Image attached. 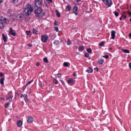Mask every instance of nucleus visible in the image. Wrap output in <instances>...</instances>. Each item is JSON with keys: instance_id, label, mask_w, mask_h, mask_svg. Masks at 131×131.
<instances>
[{"instance_id": "f257e3e1", "label": "nucleus", "mask_w": 131, "mask_h": 131, "mask_svg": "<svg viewBox=\"0 0 131 131\" xmlns=\"http://www.w3.org/2000/svg\"><path fill=\"white\" fill-rule=\"evenodd\" d=\"M42 9L40 7H38L35 11V13L38 17L41 18L45 15V13H42Z\"/></svg>"}, {"instance_id": "f03ea898", "label": "nucleus", "mask_w": 131, "mask_h": 131, "mask_svg": "<svg viewBox=\"0 0 131 131\" xmlns=\"http://www.w3.org/2000/svg\"><path fill=\"white\" fill-rule=\"evenodd\" d=\"M34 9L33 7L30 4L27 5L24 8V13H27L30 14L32 12Z\"/></svg>"}, {"instance_id": "7ed1b4c3", "label": "nucleus", "mask_w": 131, "mask_h": 131, "mask_svg": "<svg viewBox=\"0 0 131 131\" xmlns=\"http://www.w3.org/2000/svg\"><path fill=\"white\" fill-rule=\"evenodd\" d=\"M24 16L23 13L18 14L17 16V19L19 21L22 22Z\"/></svg>"}, {"instance_id": "20e7f679", "label": "nucleus", "mask_w": 131, "mask_h": 131, "mask_svg": "<svg viewBox=\"0 0 131 131\" xmlns=\"http://www.w3.org/2000/svg\"><path fill=\"white\" fill-rule=\"evenodd\" d=\"M35 5L38 7H40L42 5L43 1L42 0H35Z\"/></svg>"}, {"instance_id": "39448f33", "label": "nucleus", "mask_w": 131, "mask_h": 131, "mask_svg": "<svg viewBox=\"0 0 131 131\" xmlns=\"http://www.w3.org/2000/svg\"><path fill=\"white\" fill-rule=\"evenodd\" d=\"M23 14H24L25 18V20L26 21H27L29 20L30 18L29 17V14H30L27 13H24Z\"/></svg>"}, {"instance_id": "423d86ee", "label": "nucleus", "mask_w": 131, "mask_h": 131, "mask_svg": "<svg viewBox=\"0 0 131 131\" xmlns=\"http://www.w3.org/2000/svg\"><path fill=\"white\" fill-rule=\"evenodd\" d=\"M103 2H106V5L108 6L109 7L111 6L112 4V1L111 0H102Z\"/></svg>"}, {"instance_id": "0eeeda50", "label": "nucleus", "mask_w": 131, "mask_h": 131, "mask_svg": "<svg viewBox=\"0 0 131 131\" xmlns=\"http://www.w3.org/2000/svg\"><path fill=\"white\" fill-rule=\"evenodd\" d=\"M41 40L43 42H45L47 40L48 37L46 35H44L41 36Z\"/></svg>"}, {"instance_id": "6e6552de", "label": "nucleus", "mask_w": 131, "mask_h": 131, "mask_svg": "<svg viewBox=\"0 0 131 131\" xmlns=\"http://www.w3.org/2000/svg\"><path fill=\"white\" fill-rule=\"evenodd\" d=\"M9 33L14 36H15L16 35V32L13 31L12 28L11 27H10L9 28Z\"/></svg>"}, {"instance_id": "1a4fd4ad", "label": "nucleus", "mask_w": 131, "mask_h": 131, "mask_svg": "<svg viewBox=\"0 0 131 131\" xmlns=\"http://www.w3.org/2000/svg\"><path fill=\"white\" fill-rule=\"evenodd\" d=\"M27 121L28 123H32L33 121V118L32 117H28L27 118Z\"/></svg>"}, {"instance_id": "9d476101", "label": "nucleus", "mask_w": 131, "mask_h": 131, "mask_svg": "<svg viewBox=\"0 0 131 131\" xmlns=\"http://www.w3.org/2000/svg\"><path fill=\"white\" fill-rule=\"evenodd\" d=\"M4 25L2 19H0V29H2L3 28Z\"/></svg>"}, {"instance_id": "9b49d317", "label": "nucleus", "mask_w": 131, "mask_h": 131, "mask_svg": "<svg viewBox=\"0 0 131 131\" xmlns=\"http://www.w3.org/2000/svg\"><path fill=\"white\" fill-rule=\"evenodd\" d=\"M78 10V8L77 6H75L73 9V12L75 14L77 15V11Z\"/></svg>"}, {"instance_id": "f8f14e48", "label": "nucleus", "mask_w": 131, "mask_h": 131, "mask_svg": "<svg viewBox=\"0 0 131 131\" xmlns=\"http://www.w3.org/2000/svg\"><path fill=\"white\" fill-rule=\"evenodd\" d=\"M115 32L114 30H112L111 32L112 38H111L114 39L115 36Z\"/></svg>"}, {"instance_id": "ddd939ff", "label": "nucleus", "mask_w": 131, "mask_h": 131, "mask_svg": "<svg viewBox=\"0 0 131 131\" xmlns=\"http://www.w3.org/2000/svg\"><path fill=\"white\" fill-rule=\"evenodd\" d=\"M86 71L89 73H91L93 72V70L90 67H89L87 68Z\"/></svg>"}, {"instance_id": "4468645a", "label": "nucleus", "mask_w": 131, "mask_h": 131, "mask_svg": "<svg viewBox=\"0 0 131 131\" xmlns=\"http://www.w3.org/2000/svg\"><path fill=\"white\" fill-rule=\"evenodd\" d=\"M74 81V80L71 78L69 79L68 81V83H73Z\"/></svg>"}, {"instance_id": "2eb2a0df", "label": "nucleus", "mask_w": 131, "mask_h": 131, "mask_svg": "<svg viewBox=\"0 0 131 131\" xmlns=\"http://www.w3.org/2000/svg\"><path fill=\"white\" fill-rule=\"evenodd\" d=\"M2 36L3 38L4 42H6L7 41V39L6 37L5 36L4 34H2Z\"/></svg>"}, {"instance_id": "dca6fc26", "label": "nucleus", "mask_w": 131, "mask_h": 131, "mask_svg": "<svg viewBox=\"0 0 131 131\" xmlns=\"http://www.w3.org/2000/svg\"><path fill=\"white\" fill-rule=\"evenodd\" d=\"M2 20L3 22H4L7 24H8L9 22L8 20L6 18H5Z\"/></svg>"}, {"instance_id": "f3484780", "label": "nucleus", "mask_w": 131, "mask_h": 131, "mask_svg": "<svg viewBox=\"0 0 131 131\" xmlns=\"http://www.w3.org/2000/svg\"><path fill=\"white\" fill-rule=\"evenodd\" d=\"M121 50L122 51L125 53H129V51L127 49H122Z\"/></svg>"}, {"instance_id": "a211bd4d", "label": "nucleus", "mask_w": 131, "mask_h": 131, "mask_svg": "<svg viewBox=\"0 0 131 131\" xmlns=\"http://www.w3.org/2000/svg\"><path fill=\"white\" fill-rule=\"evenodd\" d=\"M52 87L51 85L49 84V88H48V90L50 92L52 91Z\"/></svg>"}, {"instance_id": "6ab92c4d", "label": "nucleus", "mask_w": 131, "mask_h": 131, "mask_svg": "<svg viewBox=\"0 0 131 131\" xmlns=\"http://www.w3.org/2000/svg\"><path fill=\"white\" fill-rule=\"evenodd\" d=\"M104 60L103 59H101L100 60H99L98 61V62L99 63L101 64H102Z\"/></svg>"}, {"instance_id": "aec40b11", "label": "nucleus", "mask_w": 131, "mask_h": 131, "mask_svg": "<svg viewBox=\"0 0 131 131\" xmlns=\"http://www.w3.org/2000/svg\"><path fill=\"white\" fill-rule=\"evenodd\" d=\"M56 12L57 16L58 17H60V15L58 11L57 10H56Z\"/></svg>"}, {"instance_id": "412c9836", "label": "nucleus", "mask_w": 131, "mask_h": 131, "mask_svg": "<svg viewBox=\"0 0 131 131\" xmlns=\"http://www.w3.org/2000/svg\"><path fill=\"white\" fill-rule=\"evenodd\" d=\"M13 97V96H11L10 97L7 98V100H8L10 102H11L12 99Z\"/></svg>"}, {"instance_id": "4be33fe9", "label": "nucleus", "mask_w": 131, "mask_h": 131, "mask_svg": "<svg viewBox=\"0 0 131 131\" xmlns=\"http://www.w3.org/2000/svg\"><path fill=\"white\" fill-rule=\"evenodd\" d=\"M84 49V47L83 46H81L79 47V50L82 51Z\"/></svg>"}, {"instance_id": "5701e85b", "label": "nucleus", "mask_w": 131, "mask_h": 131, "mask_svg": "<svg viewBox=\"0 0 131 131\" xmlns=\"http://www.w3.org/2000/svg\"><path fill=\"white\" fill-rule=\"evenodd\" d=\"M5 79L4 78H1L0 79V83L2 84H4V81Z\"/></svg>"}, {"instance_id": "b1692460", "label": "nucleus", "mask_w": 131, "mask_h": 131, "mask_svg": "<svg viewBox=\"0 0 131 131\" xmlns=\"http://www.w3.org/2000/svg\"><path fill=\"white\" fill-rule=\"evenodd\" d=\"M67 44L68 45H70L71 44V40H70V39H68V41L67 42Z\"/></svg>"}, {"instance_id": "393cba45", "label": "nucleus", "mask_w": 131, "mask_h": 131, "mask_svg": "<svg viewBox=\"0 0 131 131\" xmlns=\"http://www.w3.org/2000/svg\"><path fill=\"white\" fill-rule=\"evenodd\" d=\"M59 43V42L58 40H55L53 42V43L55 45H57Z\"/></svg>"}, {"instance_id": "a878e982", "label": "nucleus", "mask_w": 131, "mask_h": 131, "mask_svg": "<svg viewBox=\"0 0 131 131\" xmlns=\"http://www.w3.org/2000/svg\"><path fill=\"white\" fill-rule=\"evenodd\" d=\"M10 104L9 102H7L6 103L5 105V107L6 108H7L8 107L9 105Z\"/></svg>"}, {"instance_id": "bb28decb", "label": "nucleus", "mask_w": 131, "mask_h": 131, "mask_svg": "<svg viewBox=\"0 0 131 131\" xmlns=\"http://www.w3.org/2000/svg\"><path fill=\"white\" fill-rule=\"evenodd\" d=\"M69 63L65 62L63 64V65L64 66H65L68 67L69 66L68 65Z\"/></svg>"}, {"instance_id": "cd10ccee", "label": "nucleus", "mask_w": 131, "mask_h": 131, "mask_svg": "<svg viewBox=\"0 0 131 131\" xmlns=\"http://www.w3.org/2000/svg\"><path fill=\"white\" fill-rule=\"evenodd\" d=\"M54 83H55L56 84H57L58 83V81L55 79H53V81Z\"/></svg>"}, {"instance_id": "c85d7f7f", "label": "nucleus", "mask_w": 131, "mask_h": 131, "mask_svg": "<svg viewBox=\"0 0 131 131\" xmlns=\"http://www.w3.org/2000/svg\"><path fill=\"white\" fill-rule=\"evenodd\" d=\"M87 51L89 53H91L92 52V50L91 48H88L87 49Z\"/></svg>"}, {"instance_id": "c756f323", "label": "nucleus", "mask_w": 131, "mask_h": 131, "mask_svg": "<svg viewBox=\"0 0 131 131\" xmlns=\"http://www.w3.org/2000/svg\"><path fill=\"white\" fill-rule=\"evenodd\" d=\"M43 60L46 63H47L48 62L47 59L46 58H44L43 59Z\"/></svg>"}, {"instance_id": "7c9ffc66", "label": "nucleus", "mask_w": 131, "mask_h": 131, "mask_svg": "<svg viewBox=\"0 0 131 131\" xmlns=\"http://www.w3.org/2000/svg\"><path fill=\"white\" fill-rule=\"evenodd\" d=\"M32 32L36 34L37 31L36 30L33 29H32Z\"/></svg>"}, {"instance_id": "2f4dec72", "label": "nucleus", "mask_w": 131, "mask_h": 131, "mask_svg": "<svg viewBox=\"0 0 131 131\" xmlns=\"http://www.w3.org/2000/svg\"><path fill=\"white\" fill-rule=\"evenodd\" d=\"M71 7L69 6H68L66 7V9H67L68 10H70L71 9Z\"/></svg>"}, {"instance_id": "473e14b6", "label": "nucleus", "mask_w": 131, "mask_h": 131, "mask_svg": "<svg viewBox=\"0 0 131 131\" xmlns=\"http://www.w3.org/2000/svg\"><path fill=\"white\" fill-rule=\"evenodd\" d=\"M18 1V0H12V1L13 3H16V2H17Z\"/></svg>"}, {"instance_id": "72a5a7b5", "label": "nucleus", "mask_w": 131, "mask_h": 131, "mask_svg": "<svg viewBox=\"0 0 131 131\" xmlns=\"http://www.w3.org/2000/svg\"><path fill=\"white\" fill-rule=\"evenodd\" d=\"M85 56L86 57H88L89 56V54L88 53H86L85 54Z\"/></svg>"}, {"instance_id": "f704fd0d", "label": "nucleus", "mask_w": 131, "mask_h": 131, "mask_svg": "<svg viewBox=\"0 0 131 131\" xmlns=\"http://www.w3.org/2000/svg\"><path fill=\"white\" fill-rule=\"evenodd\" d=\"M33 81L32 80L31 81H29L28 82L26 83V85H28L30 84L32 82H33Z\"/></svg>"}, {"instance_id": "c9c22d12", "label": "nucleus", "mask_w": 131, "mask_h": 131, "mask_svg": "<svg viewBox=\"0 0 131 131\" xmlns=\"http://www.w3.org/2000/svg\"><path fill=\"white\" fill-rule=\"evenodd\" d=\"M54 30H56L57 32L58 31V28L57 27H55L54 28Z\"/></svg>"}, {"instance_id": "e433bc0d", "label": "nucleus", "mask_w": 131, "mask_h": 131, "mask_svg": "<svg viewBox=\"0 0 131 131\" xmlns=\"http://www.w3.org/2000/svg\"><path fill=\"white\" fill-rule=\"evenodd\" d=\"M57 76L58 78H60L61 76V74L60 73H58L57 74Z\"/></svg>"}, {"instance_id": "4c0bfd02", "label": "nucleus", "mask_w": 131, "mask_h": 131, "mask_svg": "<svg viewBox=\"0 0 131 131\" xmlns=\"http://www.w3.org/2000/svg\"><path fill=\"white\" fill-rule=\"evenodd\" d=\"M104 42H103V41H102L101 42V43H100L99 44V45L100 46H102L103 45H104Z\"/></svg>"}, {"instance_id": "58836bf2", "label": "nucleus", "mask_w": 131, "mask_h": 131, "mask_svg": "<svg viewBox=\"0 0 131 131\" xmlns=\"http://www.w3.org/2000/svg\"><path fill=\"white\" fill-rule=\"evenodd\" d=\"M114 13V14L116 16H117L118 15V12H115Z\"/></svg>"}, {"instance_id": "ea45409f", "label": "nucleus", "mask_w": 131, "mask_h": 131, "mask_svg": "<svg viewBox=\"0 0 131 131\" xmlns=\"http://www.w3.org/2000/svg\"><path fill=\"white\" fill-rule=\"evenodd\" d=\"M103 58L105 57L106 59H107L108 58V56L107 55H105L104 56H103Z\"/></svg>"}, {"instance_id": "a19ab883", "label": "nucleus", "mask_w": 131, "mask_h": 131, "mask_svg": "<svg viewBox=\"0 0 131 131\" xmlns=\"http://www.w3.org/2000/svg\"><path fill=\"white\" fill-rule=\"evenodd\" d=\"M18 126L20 127L22 125V123H17Z\"/></svg>"}, {"instance_id": "79ce46f5", "label": "nucleus", "mask_w": 131, "mask_h": 131, "mask_svg": "<svg viewBox=\"0 0 131 131\" xmlns=\"http://www.w3.org/2000/svg\"><path fill=\"white\" fill-rule=\"evenodd\" d=\"M60 81L63 85H65V83H64V82L63 81V80H60Z\"/></svg>"}, {"instance_id": "37998d69", "label": "nucleus", "mask_w": 131, "mask_h": 131, "mask_svg": "<svg viewBox=\"0 0 131 131\" xmlns=\"http://www.w3.org/2000/svg\"><path fill=\"white\" fill-rule=\"evenodd\" d=\"M3 73L2 72H0V77H1L4 75Z\"/></svg>"}, {"instance_id": "c03bdc74", "label": "nucleus", "mask_w": 131, "mask_h": 131, "mask_svg": "<svg viewBox=\"0 0 131 131\" xmlns=\"http://www.w3.org/2000/svg\"><path fill=\"white\" fill-rule=\"evenodd\" d=\"M129 67L130 69H131V62H130L129 64Z\"/></svg>"}, {"instance_id": "a18cd8bd", "label": "nucleus", "mask_w": 131, "mask_h": 131, "mask_svg": "<svg viewBox=\"0 0 131 131\" xmlns=\"http://www.w3.org/2000/svg\"><path fill=\"white\" fill-rule=\"evenodd\" d=\"M40 64L39 63L37 62L36 64V65L37 66H38Z\"/></svg>"}, {"instance_id": "49530a36", "label": "nucleus", "mask_w": 131, "mask_h": 131, "mask_svg": "<svg viewBox=\"0 0 131 131\" xmlns=\"http://www.w3.org/2000/svg\"><path fill=\"white\" fill-rule=\"evenodd\" d=\"M41 86L42 87H44V84L41 83Z\"/></svg>"}, {"instance_id": "de8ad7c7", "label": "nucleus", "mask_w": 131, "mask_h": 131, "mask_svg": "<svg viewBox=\"0 0 131 131\" xmlns=\"http://www.w3.org/2000/svg\"><path fill=\"white\" fill-rule=\"evenodd\" d=\"M16 123H22V122L20 120H19Z\"/></svg>"}, {"instance_id": "09e8293b", "label": "nucleus", "mask_w": 131, "mask_h": 131, "mask_svg": "<svg viewBox=\"0 0 131 131\" xmlns=\"http://www.w3.org/2000/svg\"><path fill=\"white\" fill-rule=\"evenodd\" d=\"M28 45L30 47H31L32 46V45L30 43H29L28 44Z\"/></svg>"}, {"instance_id": "8fccbe9b", "label": "nucleus", "mask_w": 131, "mask_h": 131, "mask_svg": "<svg viewBox=\"0 0 131 131\" xmlns=\"http://www.w3.org/2000/svg\"><path fill=\"white\" fill-rule=\"evenodd\" d=\"M66 130H69V127L68 126H66Z\"/></svg>"}, {"instance_id": "3c124183", "label": "nucleus", "mask_w": 131, "mask_h": 131, "mask_svg": "<svg viewBox=\"0 0 131 131\" xmlns=\"http://www.w3.org/2000/svg\"><path fill=\"white\" fill-rule=\"evenodd\" d=\"M29 32H30V31H26V33H27V34L28 35H29Z\"/></svg>"}, {"instance_id": "603ef678", "label": "nucleus", "mask_w": 131, "mask_h": 131, "mask_svg": "<svg viewBox=\"0 0 131 131\" xmlns=\"http://www.w3.org/2000/svg\"><path fill=\"white\" fill-rule=\"evenodd\" d=\"M20 97L21 98L24 97V95L22 94H21L20 95Z\"/></svg>"}, {"instance_id": "864d4df0", "label": "nucleus", "mask_w": 131, "mask_h": 131, "mask_svg": "<svg viewBox=\"0 0 131 131\" xmlns=\"http://www.w3.org/2000/svg\"><path fill=\"white\" fill-rule=\"evenodd\" d=\"M24 100L26 102H27L28 101V99L26 97L25 98Z\"/></svg>"}, {"instance_id": "5fc2aeb1", "label": "nucleus", "mask_w": 131, "mask_h": 131, "mask_svg": "<svg viewBox=\"0 0 131 131\" xmlns=\"http://www.w3.org/2000/svg\"><path fill=\"white\" fill-rule=\"evenodd\" d=\"M27 85H26V84L24 85V86L23 87V88L24 90L25 89V88H26V87Z\"/></svg>"}, {"instance_id": "6e6d98bb", "label": "nucleus", "mask_w": 131, "mask_h": 131, "mask_svg": "<svg viewBox=\"0 0 131 131\" xmlns=\"http://www.w3.org/2000/svg\"><path fill=\"white\" fill-rule=\"evenodd\" d=\"M24 97H25V98L27 96V94H25L24 95Z\"/></svg>"}, {"instance_id": "4d7b16f0", "label": "nucleus", "mask_w": 131, "mask_h": 131, "mask_svg": "<svg viewBox=\"0 0 131 131\" xmlns=\"http://www.w3.org/2000/svg\"><path fill=\"white\" fill-rule=\"evenodd\" d=\"M123 16V15H122V16H121L120 18L119 19L121 20L122 19V16Z\"/></svg>"}, {"instance_id": "13d9d810", "label": "nucleus", "mask_w": 131, "mask_h": 131, "mask_svg": "<svg viewBox=\"0 0 131 131\" xmlns=\"http://www.w3.org/2000/svg\"><path fill=\"white\" fill-rule=\"evenodd\" d=\"M73 75L74 76H76V74L75 73H74L73 74Z\"/></svg>"}, {"instance_id": "bf43d9fd", "label": "nucleus", "mask_w": 131, "mask_h": 131, "mask_svg": "<svg viewBox=\"0 0 131 131\" xmlns=\"http://www.w3.org/2000/svg\"><path fill=\"white\" fill-rule=\"evenodd\" d=\"M128 14H129V15H131V12H128Z\"/></svg>"}, {"instance_id": "052dcab7", "label": "nucleus", "mask_w": 131, "mask_h": 131, "mask_svg": "<svg viewBox=\"0 0 131 131\" xmlns=\"http://www.w3.org/2000/svg\"><path fill=\"white\" fill-rule=\"evenodd\" d=\"M1 99L2 100H3V101L4 100V98L1 97Z\"/></svg>"}, {"instance_id": "680f3d73", "label": "nucleus", "mask_w": 131, "mask_h": 131, "mask_svg": "<svg viewBox=\"0 0 131 131\" xmlns=\"http://www.w3.org/2000/svg\"><path fill=\"white\" fill-rule=\"evenodd\" d=\"M129 36L130 37H131V33H130L129 34Z\"/></svg>"}, {"instance_id": "e2e57ef3", "label": "nucleus", "mask_w": 131, "mask_h": 131, "mask_svg": "<svg viewBox=\"0 0 131 131\" xmlns=\"http://www.w3.org/2000/svg\"><path fill=\"white\" fill-rule=\"evenodd\" d=\"M48 1H49V2H52V0H48Z\"/></svg>"}, {"instance_id": "0e129e2a", "label": "nucleus", "mask_w": 131, "mask_h": 131, "mask_svg": "<svg viewBox=\"0 0 131 131\" xmlns=\"http://www.w3.org/2000/svg\"><path fill=\"white\" fill-rule=\"evenodd\" d=\"M11 120V119H9L8 121V122H10V121Z\"/></svg>"}, {"instance_id": "69168bd1", "label": "nucleus", "mask_w": 131, "mask_h": 131, "mask_svg": "<svg viewBox=\"0 0 131 131\" xmlns=\"http://www.w3.org/2000/svg\"><path fill=\"white\" fill-rule=\"evenodd\" d=\"M96 68V69H97V70H96L97 71H98V70H99L98 68Z\"/></svg>"}, {"instance_id": "338daca9", "label": "nucleus", "mask_w": 131, "mask_h": 131, "mask_svg": "<svg viewBox=\"0 0 131 131\" xmlns=\"http://www.w3.org/2000/svg\"><path fill=\"white\" fill-rule=\"evenodd\" d=\"M126 16H124V19H125L126 18Z\"/></svg>"}, {"instance_id": "774afa93", "label": "nucleus", "mask_w": 131, "mask_h": 131, "mask_svg": "<svg viewBox=\"0 0 131 131\" xmlns=\"http://www.w3.org/2000/svg\"><path fill=\"white\" fill-rule=\"evenodd\" d=\"M2 2V0H0V3H1Z\"/></svg>"}]
</instances>
